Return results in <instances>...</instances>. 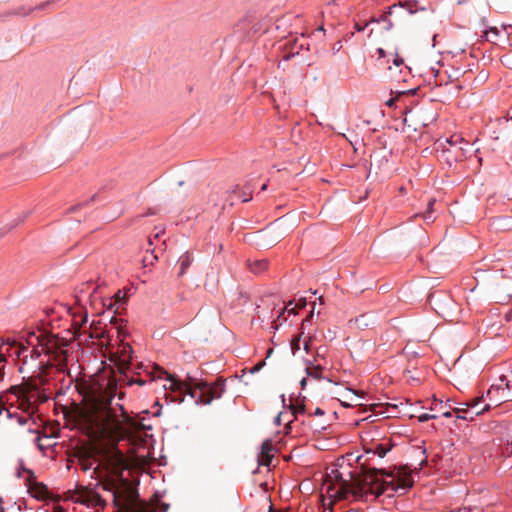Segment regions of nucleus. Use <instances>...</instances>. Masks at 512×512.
Listing matches in <instances>:
<instances>
[{
    "label": "nucleus",
    "mask_w": 512,
    "mask_h": 512,
    "mask_svg": "<svg viewBox=\"0 0 512 512\" xmlns=\"http://www.w3.org/2000/svg\"><path fill=\"white\" fill-rule=\"evenodd\" d=\"M506 196H507L508 198H512V194L507 193V194H506Z\"/></svg>",
    "instance_id": "obj_58"
},
{
    "label": "nucleus",
    "mask_w": 512,
    "mask_h": 512,
    "mask_svg": "<svg viewBox=\"0 0 512 512\" xmlns=\"http://www.w3.org/2000/svg\"><path fill=\"white\" fill-rule=\"evenodd\" d=\"M36 444H37V447L39 448L40 451L44 452V450L46 449V445H44L42 442H41V436L38 435L37 438H36Z\"/></svg>",
    "instance_id": "obj_31"
},
{
    "label": "nucleus",
    "mask_w": 512,
    "mask_h": 512,
    "mask_svg": "<svg viewBox=\"0 0 512 512\" xmlns=\"http://www.w3.org/2000/svg\"><path fill=\"white\" fill-rule=\"evenodd\" d=\"M378 53H379L380 57H384L385 56V52H384V50L382 48L378 49Z\"/></svg>",
    "instance_id": "obj_42"
},
{
    "label": "nucleus",
    "mask_w": 512,
    "mask_h": 512,
    "mask_svg": "<svg viewBox=\"0 0 512 512\" xmlns=\"http://www.w3.org/2000/svg\"><path fill=\"white\" fill-rule=\"evenodd\" d=\"M496 389H497V390H499V389H502V390H503V388H502V386H501V385H498V386L496 387Z\"/></svg>",
    "instance_id": "obj_57"
},
{
    "label": "nucleus",
    "mask_w": 512,
    "mask_h": 512,
    "mask_svg": "<svg viewBox=\"0 0 512 512\" xmlns=\"http://www.w3.org/2000/svg\"><path fill=\"white\" fill-rule=\"evenodd\" d=\"M290 305H292V302H290V303L288 304V306H286V307L284 308V311H287L288 313L296 314V313H297V312H296V307H292V308H290V307H289Z\"/></svg>",
    "instance_id": "obj_34"
},
{
    "label": "nucleus",
    "mask_w": 512,
    "mask_h": 512,
    "mask_svg": "<svg viewBox=\"0 0 512 512\" xmlns=\"http://www.w3.org/2000/svg\"><path fill=\"white\" fill-rule=\"evenodd\" d=\"M5 361V356L1 353L0 354V363ZM4 377V372L2 371V368H0V380H2Z\"/></svg>",
    "instance_id": "obj_36"
},
{
    "label": "nucleus",
    "mask_w": 512,
    "mask_h": 512,
    "mask_svg": "<svg viewBox=\"0 0 512 512\" xmlns=\"http://www.w3.org/2000/svg\"><path fill=\"white\" fill-rule=\"evenodd\" d=\"M269 512H279V511L275 510V509L273 508V506H270V507H269Z\"/></svg>",
    "instance_id": "obj_48"
},
{
    "label": "nucleus",
    "mask_w": 512,
    "mask_h": 512,
    "mask_svg": "<svg viewBox=\"0 0 512 512\" xmlns=\"http://www.w3.org/2000/svg\"><path fill=\"white\" fill-rule=\"evenodd\" d=\"M54 512H65V511L61 508H57Z\"/></svg>",
    "instance_id": "obj_51"
},
{
    "label": "nucleus",
    "mask_w": 512,
    "mask_h": 512,
    "mask_svg": "<svg viewBox=\"0 0 512 512\" xmlns=\"http://www.w3.org/2000/svg\"><path fill=\"white\" fill-rule=\"evenodd\" d=\"M285 311L283 310L282 312H280V315H278V318H281V315H283Z\"/></svg>",
    "instance_id": "obj_59"
},
{
    "label": "nucleus",
    "mask_w": 512,
    "mask_h": 512,
    "mask_svg": "<svg viewBox=\"0 0 512 512\" xmlns=\"http://www.w3.org/2000/svg\"><path fill=\"white\" fill-rule=\"evenodd\" d=\"M394 103H395V99H390V100L387 101L386 104L391 107V106L394 105Z\"/></svg>",
    "instance_id": "obj_43"
},
{
    "label": "nucleus",
    "mask_w": 512,
    "mask_h": 512,
    "mask_svg": "<svg viewBox=\"0 0 512 512\" xmlns=\"http://www.w3.org/2000/svg\"><path fill=\"white\" fill-rule=\"evenodd\" d=\"M132 359V347L128 343H121L117 351L113 353V360L115 361L118 369L124 372L129 368Z\"/></svg>",
    "instance_id": "obj_9"
},
{
    "label": "nucleus",
    "mask_w": 512,
    "mask_h": 512,
    "mask_svg": "<svg viewBox=\"0 0 512 512\" xmlns=\"http://www.w3.org/2000/svg\"><path fill=\"white\" fill-rule=\"evenodd\" d=\"M490 32L493 33L494 35H497V30L496 29H492Z\"/></svg>",
    "instance_id": "obj_52"
},
{
    "label": "nucleus",
    "mask_w": 512,
    "mask_h": 512,
    "mask_svg": "<svg viewBox=\"0 0 512 512\" xmlns=\"http://www.w3.org/2000/svg\"><path fill=\"white\" fill-rule=\"evenodd\" d=\"M266 189H267V184H263L261 187V190H266Z\"/></svg>",
    "instance_id": "obj_50"
},
{
    "label": "nucleus",
    "mask_w": 512,
    "mask_h": 512,
    "mask_svg": "<svg viewBox=\"0 0 512 512\" xmlns=\"http://www.w3.org/2000/svg\"><path fill=\"white\" fill-rule=\"evenodd\" d=\"M268 267V260L261 259V260H254L249 263V269L254 274H260L263 271H265Z\"/></svg>",
    "instance_id": "obj_17"
},
{
    "label": "nucleus",
    "mask_w": 512,
    "mask_h": 512,
    "mask_svg": "<svg viewBox=\"0 0 512 512\" xmlns=\"http://www.w3.org/2000/svg\"><path fill=\"white\" fill-rule=\"evenodd\" d=\"M46 4H43V5H40V6H36V7H30V6H20V7H17L13 10H10L7 12L8 15L10 16H28L30 15L35 9H41L45 6Z\"/></svg>",
    "instance_id": "obj_14"
},
{
    "label": "nucleus",
    "mask_w": 512,
    "mask_h": 512,
    "mask_svg": "<svg viewBox=\"0 0 512 512\" xmlns=\"http://www.w3.org/2000/svg\"><path fill=\"white\" fill-rule=\"evenodd\" d=\"M86 322H87V314H84L83 316H81L80 321H77L76 319H74L72 326L75 329V332H74L75 337L80 336L82 325L85 324Z\"/></svg>",
    "instance_id": "obj_20"
},
{
    "label": "nucleus",
    "mask_w": 512,
    "mask_h": 512,
    "mask_svg": "<svg viewBox=\"0 0 512 512\" xmlns=\"http://www.w3.org/2000/svg\"><path fill=\"white\" fill-rule=\"evenodd\" d=\"M434 203H435V200H430V201L428 202V212L424 214V219H425V220H429V219H431V217H430L429 213H430V211L432 210V207H433Z\"/></svg>",
    "instance_id": "obj_30"
},
{
    "label": "nucleus",
    "mask_w": 512,
    "mask_h": 512,
    "mask_svg": "<svg viewBox=\"0 0 512 512\" xmlns=\"http://www.w3.org/2000/svg\"><path fill=\"white\" fill-rule=\"evenodd\" d=\"M291 409H292V414L293 415H296L298 413H304L305 412V405H300L298 407H295V406H291Z\"/></svg>",
    "instance_id": "obj_29"
},
{
    "label": "nucleus",
    "mask_w": 512,
    "mask_h": 512,
    "mask_svg": "<svg viewBox=\"0 0 512 512\" xmlns=\"http://www.w3.org/2000/svg\"><path fill=\"white\" fill-rule=\"evenodd\" d=\"M313 414L316 415V416H322V415H324V411L321 408L318 407V408L315 409Z\"/></svg>",
    "instance_id": "obj_39"
},
{
    "label": "nucleus",
    "mask_w": 512,
    "mask_h": 512,
    "mask_svg": "<svg viewBox=\"0 0 512 512\" xmlns=\"http://www.w3.org/2000/svg\"><path fill=\"white\" fill-rule=\"evenodd\" d=\"M447 142L450 144L451 147L454 148V150L460 145H469L467 141H465L461 136L459 135H453L449 139H447Z\"/></svg>",
    "instance_id": "obj_19"
},
{
    "label": "nucleus",
    "mask_w": 512,
    "mask_h": 512,
    "mask_svg": "<svg viewBox=\"0 0 512 512\" xmlns=\"http://www.w3.org/2000/svg\"><path fill=\"white\" fill-rule=\"evenodd\" d=\"M88 336L90 339H98L103 340L104 338L108 337L107 332L103 329L100 322L97 324H92L89 327ZM101 345H103V341L100 342Z\"/></svg>",
    "instance_id": "obj_13"
},
{
    "label": "nucleus",
    "mask_w": 512,
    "mask_h": 512,
    "mask_svg": "<svg viewBox=\"0 0 512 512\" xmlns=\"http://www.w3.org/2000/svg\"><path fill=\"white\" fill-rule=\"evenodd\" d=\"M264 365H265V362H260V363H258L257 365H255V366L253 367L252 372L254 373V372L259 371V370H260Z\"/></svg>",
    "instance_id": "obj_37"
},
{
    "label": "nucleus",
    "mask_w": 512,
    "mask_h": 512,
    "mask_svg": "<svg viewBox=\"0 0 512 512\" xmlns=\"http://www.w3.org/2000/svg\"><path fill=\"white\" fill-rule=\"evenodd\" d=\"M192 261H193V259L188 252H186L179 258L178 263H179L180 270H179L178 276H182L186 273V271L190 267Z\"/></svg>",
    "instance_id": "obj_16"
},
{
    "label": "nucleus",
    "mask_w": 512,
    "mask_h": 512,
    "mask_svg": "<svg viewBox=\"0 0 512 512\" xmlns=\"http://www.w3.org/2000/svg\"><path fill=\"white\" fill-rule=\"evenodd\" d=\"M483 397H475L469 402L465 403L466 408H457L456 414L458 418L465 420H473L475 416L481 415L484 411L490 409V404H486L481 410H476V406H479L482 402Z\"/></svg>",
    "instance_id": "obj_6"
},
{
    "label": "nucleus",
    "mask_w": 512,
    "mask_h": 512,
    "mask_svg": "<svg viewBox=\"0 0 512 512\" xmlns=\"http://www.w3.org/2000/svg\"><path fill=\"white\" fill-rule=\"evenodd\" d=\"M357 29H358L359 31L363 30V28H362L361 26H358V27H357Z\"/></svg>",
    "instance_id": "obj_61"
},
{
    "label": "nucleus",
    "mask_w": 512,
    "mask_h": 512,
    "mask_svg": "<svg viewBox=\"0 0 512 512\" xmlns=\"http://www.w3.org/2000/svg\"><path fill=\"white\" fill-rule=\"evenodd\" d=\"M71 500L88 507H100L103 509L106 505V501L99 493L86 487L77 489L71 496Z\"/></svg>",
    "instance_id": "obj_5"
},
{
    "label": "nucleus",
    "mask_w": 512,
    "mask_h": 512,
    "mask_svg": "<svg viewBox=\"0 0 512 512\" xmlns=\"http://www.w3.org/2000/svg\"><path fill=\"white\" fill-rule=\"evenodd\" d=\"M443 416L446 418H449V417H451V412L450 411L444 412Z\"/></svg>",
    "instance_id": "obj_45"
},
{
    "label": "nucleus",
    "mask_w": 512,
    "mask_h": 512,
    "mask_svg": "<svg viewBox=\"0 0 512 512\" xmlns=\"http://www.w3.org/2000/svg\"><path fill=\"white\" fill-rule=\"evenodd\" d=\"M76 389L82 397L83 407H77L75 417L80 429L94 442L107 441L110 447H100L95 458L90 452L78 457L81 469H93L92 477L99 480L101 487L112 493L113 506L117 512H155L146 502L139 499L132 482L123 476L127 469L124 454L116 448L119 440L128 433L137 431L136 422L120 406L122 420L111 408L112 396L97 385L78 383Z\"/></svg>",
    "instance_id": "obj_1"
},
{
    "label": "nucleus",
    "mask_w": 512,
    "mask_h": 512,
    "mask_svg": "<svg viewBox=\"0 0 512 512\" xmlns=\"http://www.w3.org/2000/svg\"><path fill=\"white\" fill-rule=\"evenodd\" d=\"M393 63L396 67H400L404 64V60L403 58H401L400 56L396 55L394 60H393Z\"/></svg>",
    "instance_id": "obj_32"
},
{
    "label": "nucleus",
    "mask_w": 512,
    "mask_h": 512,
    "mask_svg": "<svg viewBox=\"0 0 512 512\" xmlns=\"http://www.w3.org/2000/svg\"><path fill=\"white\" fill-rule=\"evenodd\" d=\"M313 313H314V308L312 309V311L310 312V314L306 317V319L302 322V330L305 329L306 327V324L309 323L313 317Z\"/></svg>",
    "instance_id": "obj_33"
},
{
    "label": "nucleus",
    "mask_w": 512,
    "mask_h": 512,
    "mask_svg": "<svg viewBox=\"0 0 512 512\" xmlns=\"http://www.w3.org/2000/svg\"><path fill=\"white\" fill-rule=\"evenodd\" d=\"M382 407H383V404H380V403H375V404H371V405H370V409H371L372 411H374L375 413H380V414L384 413V412L381 410V408H382Z\"/></svg>",
    "instance_id": "obj_28"
},
{
    "label": "nucleus",
    "mask_w": 512,
    "mask_h": 512,
    "mask_svg": "<svg viewBox=\"0 0 512 512\" xmlns=\"http://www.w3.org/2000/svg\"><path fill=\"white\" fill-rule=\"evenodd\" d=\"M2 411L7 412L8 418H15L19 425L27 426V431L29 433L39 434L38 430L35 429L36 421L34 420L33 416H29L27 414H26V416L19 415L17 413L13 414L10 412L9 409L5 408L4 405L0 402V414L2 413Z\"/></svg>",
    "instance_id": "obj_10"
},
{
    "label": "nucleus",
    "mask_w": 512,
    "mask_h": 512,
    "mask_svg": "<svg viewBox=\"0 0 512 512\" xmlns=\"http://www.w3.org/2000/svg\"><path fill=\"white\" fill-rule=\"evenodd\" d=\"M300 340L301 336L299 335L291 341V350L293 355H295L300 350Z\"/></svg>",
    "instance_id": "obj_24"
},
{
    "label": "nucleus",
    "mask_w": 512,
    "mask_h": 512,
    "mask_svg": "<svg viewBox=\"0 0 512 512\" xmlns=\"http://www.w3.org/2000/svg\"><path fill=\"white\" fill-rule=\"evenodd\" d=\"M282 416H283V413H279V414L277 415V417L275 418V423H276V425H280V424H281Z\"/></svg>",
    "instance_id": "obj_40"
},
{
    "label": "nucleus",
    "mask_w": 512,
    "mask_h": 512,
    "mask_svg": "<svg viewBox=\"0 0 512 512\" xmlns=\"http://www.w3.org/2000/svg\"><path fill=\"white\" fill-rule=\"evenodd\" d=\"M311 342H312L311 337H309V339H308V340H306V341L304 342V350H305L306 352H308V351H309Z\"/></svg>",
    "instance_id": "obj_35"
},
{
    "label": "nucleus",
    "mask_w": 512,
    "mask_h": 512,
    "mask_svg": "<svg viewBox=\"0 0 512 512\" xmlns=\"http://www.w3.org/2000/svg\"><path fill=\"white\" fill-rule=\"evenodd\" d=\"M319 302H320L321 304H323V303H324V300H323V297H322V296H320V297H319Z\"/></svg>",
    "instance_id": "obj_53"
},
{
    "label": "nucleus",
    "mask_w": 512,
    "mask_h": 512,
    "mask_svg": "<svg viewBox=\"0 0 512 512\" xmlns=\"http://www.w3.org/2000/svg\"><path fill=\"white\" fill-rule=\"evenodd\" d=\"M24 397L22 400L21 411L29 416H34V414L38 411V407L35 405V399L32 395H20Z\"/></svg>",
    "instance_id": "obj_11"
},
{
    "label": "nucleus",
    "mask_w": 512,
    "mask_h": 512,
    "mask_svg": "<svg viewBox=\"0 0 512 512\" xmlns=\"http://www.w3.org/2000/svg\"><path fill=\"white\" fill-rule=\"evenodd\" d=\"M21 470L27 474L26 482L28 485V492L32 497L43 500L47 496V487L43 483L36 482L35 474L32 470L25 468L21 465Z\"/></svg>",
    "instance_id": "obj_7"
},
{
    "label": "nucleus",
    "mask_w": 512,
    "mask_h": 512,
    "mask_svg": "<svg viewBox=\"0 0 512 512\" xmlns=\"http://www.w3.org/2000/svg\"><path fill=\"white\" fill-rule=\"evenodd\" d=\"M510 6L512 7V4Z\"/></svg>",
    "instance_id": "obj_62"
},
{
    "label": "nucleus",
    "mask_w": 512,
    "mask_h": 512,
    "mask_svg": "<svg viewBox=\"0 0 512 512\" xmlns=\"http://www.w3.org/2000/svg\"><path fill=\"white\" fill-rule=\"evenodd\" d=\"M389 70L391 71V77L396 78V74L392 71V67H389Z\"/></svg>",
    "instance_id": "obj_47"
},
{
    "label": "nucleus",
    "mask_w": 512,
    "mask_h": 512,
    "mask_svg": "<svg viewBox=\"0 0 512 512\" xmlns=\"http://www.w3.org/2000/svg\"><path fill=\"white\" fill-rule=\"evenodd\" d=\"M35 405L38 407L39 403H44L47 401L48 396H46L43 392L40 390L37 392V396H35Z\"/></svg>",
    "instance_id": "obj_25"
},
{
    "label": "nucleus",
    "mask_w": 512,
    "mask_h": 512,
    "mask_svg": "<svg viewBox=\"0 0 512 512\" xmlns=\"http://www.w3.org/2000/svg\"><path fill=\"white\" fill-rule=\"evenodd\" d=\"M168 509V505H164V508L160 512H166Z\"/></svg>",
    "instance_id": "obj_49"
},
{
    "label": "nucleus",
    "mask_w": 512,
    "mask_h": 512,
    "mask_svg": "<svg viewBox=\"0 0 512 512\" xmlns=\"http://www.w3.org/2000/svg\"><path fill=\"white\" fill-rule=\"evenodd\" d=\"M31 357L32 358H39L42 353H45V350H43V347H40L37 345V347H34L31 351Z\"/></svg>",
    "instance_id": "obj_26"
},
{
    "label": "nucleus",
    "mask_w": 512,
    "mask_h": 512,
    "mask_svg": "<svg viewBox=\"0 0 512 512\" xmlns=\"http://www.w3.org/2000/svg\"><path fill=\"white\" fill-rule=\"evenodd\" d=\"M285 311L283 310L282 312H280V315H278V318H281V315H283Z\"/></svg>",
    "instance_id": "obj_60"
},
{
    "label": "nucleus",
    "mask_w": 512,
    "mask_h": 512,
    "mask_svg": "<svg viewBox=\"0 0 512 512\" xmlns=\"http://www.w3.org/2000/svg\"><path fill=\"white\" fill-rule=\"evenodd\" d=\"M500 381L505 385L506 388H509V381L507 380V378L505 376H502L500 378Z\"/></svg>",
    "instance_id": "obj_38"
},
{
    "label": "nucleus",
    "mask_w": 512,
    "mask_h": 512,
    "mask_svg": "<svg viewBox=\"0 0 512 512\" xmlns=\"http://www.w3.org/2000/svg\"><path fill=\"white\" fill-rule=\"evenodd\" d=\"M362 318H364V316H360V318H357V319H356V322L360 323V320H361Z\"/></svg>",
    "instance_id": "obj_55"
},
{
    "label": "nucleus",
    "mask_w": 512,
    "mask_h": 512,
    "mask_svg": "<svg viewBox=\"0 0 512 512\" xmlns=\"http://www.w3.org/2000/svg\"><path fill=\"white\" fill-rule=\"evenodd\" d=\"M10 395L15 398L14 400L10 399V398L7 399L10 406L16 407L17 409L21 410L22 400H24V397H21L20 395H15L11 390H10Z\"/></svg>",
    "instance_id": "obj_21"
},
{
    "label": "nucleus",
    "mask_w": 512,
    "mask_h": 512,
    "mask_svg": "<svg viewBox=\"0 0 512 512\" xmlns=\"http://www.w3.org/2000/svg\"><path fill=\"white\" fill-rule=\"evenodd\" d=\"M167 375L169 381L170 397L172 402L181 403L184 401L185 395H190L196 402L202 404H210L213 399H218L224 392V382L217 381L214 385H209L204 381H197V379L188 377V381H181L175 376L167 374V372L158 369L154 377L161 378L162 375Z\"/></svg>",
    "instance_id": "obj_3"
},
{
    "label": "nucleus",
    "mask_w": 512,
    "mask_h": 512,
    "mask_svg": "<svg viewBox=\"0 0 512 512\" xmlns=\"http://www.w3.org/2000/svg\"><path fill=\"white\" fill-rule=\"evenodd\" d=\"M508 223L505 225L507 228H512V219H507Z\"/></svg>",
    "instance_id": "obj_44"
},
{
    "label": "nucleus",
    "mask_w": 512,
    "mask_h": 512,
    "mask_svg": "<svg viewBox=\"0 0 512 512\" xmlns=\"http://www.w3.org/2000/svg\"><path fill=\"white\" fill-rule=\"evenodd\" d=\"M307 385V378H303L301 381H300V386L302 389H304Z\"/></svg>",
    "instance_id": "obj_41"
},
{
    "label": "nucleus",
    "mask_w": 512,
    "mask_h": 512,
    "mask_svg": "<svg viewBox=\"0 0 512 512\" xmlns=\"http://www.w3.org/2000/svg\"><path fill=\"white\" fill-rule=\"evenodd\" d=\"M41 371L38 373V378L40 383H37L35 380H27L20 385L12 386L11 391L15 395H32L37 396V392L40 390V384L45 383L44 376L46 375V371L40 375Z\"/></svg>",
    "instance_id": "obj_8"
},
{
    "label": "nucleus",
    "mask_w": 512,
    "mask_h": 512,
    "mask_svg": "<svg viewBox=\"0 0 512 512\" xmlns=\"http://www.w3.org/2000/svg\"><path fill=\"white\" fill-rule=\"evenodd\" d=\"M412 485L413 479L407 467H400L395 475L376 468L367 469L363 473L350 471L349 479L333 469L324 482L328 496L337 501L348 499L349 496L355 500L363 499L368 494L378 497L388 489L405 492Z\"/></svg>",
    "instance_id": "obj_2"
},
{
    "label": "nucleus",
    "mask_w": 512,
    "mask_h": 512,
    "mask_svg": "<svg viewBox=\"0 0 512 512\" xmlns=\"http://www.w3.org/2000/svg\"><path fill=\"white\" fill-rule=\"evenodd\" d=\"M435 418H436V415H434V414L424 413L418 417V420H419V422H426V421H429V420L435 419Z\"/></svg>",
    "instance_id": "obj_27"
},
{
    "label": "nucleus",
    "mask_w": 512,
    "mask_h": 512,
    "mask_svg": "<svg viewBox=\"0 0 512 512\" xmlns=\"http://www.w3.org/2000/svg\"><path fill=\"white\" fill-rule=\"evenodd\" d=\"M272 443L270 440H266L261 445V453H260V464L264 466H269L272 460Z\"/></svg>",
    "instance_id": "obj_12"
},
{
    "label": "nucleus",
    "mask_w": 512,
    "mask_h": 512,
    "mask_svg": "<svg viewBox=\"0 0 512 512\" xmlns=\"http://www.w3.org/2000/svg\"><path fill=\"white\" fill-rule=\"evenodd\" d=\"M484 34H485V39H486L487 41H490V38H489V32L485 31V32H484Z\"/></svg>",
    "instance_id": "obj_46"
},
{
    "label": "nucleus",
    "mask_w": 512,
    "mask_h": 512,
    "mask_svg": "<svg viewBox=\"0 0 512 512\" xmlns=\"http://www.w3.org/2000/svg\"><path fill=\"white\" fill-rule=\"evenodd\" d=\"M137 383H138L139 385H143V384H144V381H142V380H138V381H137Z\"/></svg>",
    "instance_id": "obj_56"
},
{
    "label": "nucleus",
    "mask_w": 512,
    "mask_h": 512,
    "mask_svg": "<svg viewBox=\"0 0 512 512\" xmlns=\"http://www.w3.org/2000/svg\"><path fill=\"white\" fill-rule=\"evenodd\" d=\"M36 340L38 346L43 347L45 354L49 357L45 364L40 366L41 373L45 372L49 367H56L60 372H64L67 362V349L68 341L60 338L57 335L40 333L36 335L31 333L28 338V343L33 345V340Z\"/></svg>",
    "instance_id": "obj_4"
},
{
    "label": "nucleus",
    "mask_w": 512,
    "mask_h": 512,
    "mask_svg": "<svg viewBox=\"0 0 512 512\" xmlns=\"http://www.w3.org/2000/svg\"><path fill=\"white\" fill-rule=\"evenodd\" d=\"M388 451L389 448L385 447L383 444H378L375 447V454H377L380 458L385 457Z\"/></svg>",
    "instance_id": "obj_23"
},
{
    "label": "nucleus",
    "mask_w": 512,
    "mask_h": 512,
    "mask_svg": "<svg viewBox=\"0 0 512 512\" xmlns=\"http://www.w3.org/2000/svg\"><path fill=\"white\" fill-rule=\"evenodd\" d=\"M323 370H324V367L321 364H318V365L309 364L305 369L307 376H309L315 380L323 379Z\"/></svg>",
    "instance_id": "obj_15"
},
{
    "label": "nucleus",
    "mask_w": 512,
    "mask_h": 512,
    "mask_svg": "<svg viewBox=\"0 0 512 512\" xmlns=\"http://www.w3.org/2000/svg\"><path fill=\"white\" fill-rule=\"evenodd\" d=\"M317 357H323V356H322V352L317 351Z\"/></svg>",
    "instance_id": "obj_54"
},
{
    "label": "nucleus",
    "mask_w": 512,
    "mask_h": 512,
    "mask_svg": "<svg viewBox=\"0 0 512 512\" xmlns=\"http://www.w3.org/2000/svg\"><path fill=\"white\" fill-rule=\"evenodd\" d=\"M7 345L10 346L11 349H13V353L15 354L16 357H20V355L22 353H24L25 351H27V347L21 345V344H18L17 342L13 341L11 343H7Z\"/></svg>",
    "instance_id": "obj_22"
},
{
    "label": "nucleus",
    "mask_w": 512,
    "mask_h": 512,
    "mask_svg": "<svg viewBox=\"0 0 512 512\" xmlns=\"http://www.w3.org/2000/svg\"><path fill=\"white\" fill-rule=\"evenodd\" d=\"M467 145H464V144H460L456 149L455 151H453L454 153V160L455 161H458V160H461L465 154L464 152L466 151V147ZM444 153L447 152V153H452L451 149H446L443 151Z\"/></svg>",
    "instance_id": "obj_18"
}]
</instances>
